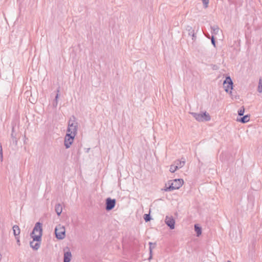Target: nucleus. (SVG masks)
Returning <instances> with one entry per match:
<instances>
[{"instance_id": "obj_20", "label": "nucleus", "mask_w": 262, "mask_h": 262, "mask_svg": "<svg viewBox=\"0 0 262 262\" xmlns=\"http://www.w3.org/2000/svg\"><path fill=\"white\" fill-rule=\"evenodd\" d=\"M177 169H178V165H176V164H173V165H170V169H169V171L172 172V173H173Z\"/></svg>"}, {"instance_id": "obj_3", "label": "nucleus", "mask_w": 262, "mask_h": 262, "mask_svg": "<svg viewBox=\"0 0 262 262\" xmlns=\"http://www.w3.org/2000/svg\"><path fill=\"white\" fill-rule=\"evenodd\" d=\"M78 129V123L76 121L75 117L72 116L69 121L67 132L68 134L75 136Z\"/></svg>"}, {"instance_id": "obj_14", "label": "nucleus", "mask_w": 262, "mask_h": 262, "mask_svg": "<svg viewBox=\"0 0 262 262\" xmlns=\"http://www.w3.org/2000/svg\"><path fill=\"white\" fill-rule=\"evenodd\" d=\"M13 234L15 236H19L20 234V229L17 225L13 226Z\"/></svg>"}, {"instance_id": "obj_7", "label": "nucleus", "mask_w": 262, "mask_h": 262, "mask_svg": "<svg viewBox=\"0 0 262 262\" xmlns=\"http://www.w3.org/2000/svg\"><path fill=\"white\" fill-rule=\"evenodd\" d=\"M116 200L112 199L111 198H108L105 200V209L107 211L112 210L115 206Z\"/></svg>"}, {"instance_id": "obj_9", "label": "nucleus", "mask_w": 262, "mask_h": 262, "mask_svg": "<svg viewBox=\"0 0 262 262\" xmlns=\"http://www.w3.org/2000/svg\"><path fill=\"white\" fill-rule=\"evenodd\" d=\"M64 256L63 262H70L72 258V254L69 247L63 249Z\"/></svg>"}, {"instance_id": "obj_22", "label": "nucleus", "mask_w": 262, "mask_h": 262, "mask_svg": "<svg viewBox=\"0 0 262 262\" xmlns=\"http://www.w3.org/2000/svg\"><path fill=\"white\" fill-rule=\"evenodd\" d=\"M211 30L212 31V34H217V33L219 31V28L217 26H213V27H211Z\"/></svg>"}, {"instance_id": "obj_10", "label": "nucleus", "mask_w": 262, "mask_h": 262, "mask_svg": "<svg viewBox=\"0 0 262 262\" xmlns=\"http://www.w3.org/2000/svg\"><path fill=\"white\" fill-rule=\"evenodd\" d=\"M186 31L188 32L189 36L192 37V40L194 41L196 38V33L194 32V29L190 26H187L186 28Z\"/></svg>"}, {"instance_id": "obj_24", "label": "nucleus", "mask_w": 262, "mask_h": 262, "mask_svg": "<svg viewBox=\"0 0 262 262\" xmlns=\"http://www.w3.org/2000/svg\"><path fill=\"white\" fill-rule=\"evenodd\" d=\"M245 112V108L244 106H242L238 111V115L239 116H243Z\"/></svg>"}, {"instance_id": "obj_5", "label": "nucleus", "mask_w": 262, "mask_h": 262, "mask_svg": "<svg viewBox=\"0 0 262 262\" xmlns=\"http://www.w3.org/2000/svg\"><path fill=\"white\" fill-rule=\"evenodd\" d=\"M56 237L58 239H63L66 237V229L63 226L59 224L55 229Z\"/></svg>"}, {"instance_id": "obj_13", "label": "nucleus", "mask_w": 262, "mask_h": 262, "mask_svg": "<svg viewBox=\"0 0 262 262\" xmlns=\"http://www.w3.org/2000/svg\"><path fill=\"white\" fill-rule=\"evenodd\" d=\"M62 211V207L61 204H58L55 206V211L57 214L59 216Z\"/></svg>"}, {"instance_id": "obj_1", "label": "nucleus", "mask_w": 262, "mask_h": 262, "mask_svg": "<svg viewBox=\"0 0 262 262\" xmlns=\"http://www.w3.org/2000/svg\"><path fill=\"white\" fill-rule=\"evenodd\" d=\"M42 234V224L39 222H37L35 224L33 231L31 233V236L36 241H41Z\"/></svg>"}, {"instance_id": "obj_26", "label": "nucleus", "mask_w": 262, "mask_h": 262, "mask_svg": "<svg viewBox=\"0 0 262 262\" xmlns=\"http://www.w3.org/2000/svg\"><path fill=\"white\" fill-rule=\"evenodd\" d=\"M211 43L214 46V47H215V41L213 36H212L211 38Z\"/></svg>"}, {"instance_id": "obj_29", "label": "nucleus", "mask_w": 262, "mask_h": 262, "mask_svg": "<svg viewBox=\"0 0 262 262\" xmlns=\"http://www.w3.org/2000/svg\"><path fill=\"white\" fill-rule=\"evenodd\" d=\"M228 262H231V261H228Z\"/></svg>"}, {"instance_id": "obj_16", "label": "nucleus", "mask_w": 262, "mask_h": 262, "mask_svg": "<svg viewBox=\"0 0 262 262\" xmlns=\"http://www.w3.org/2000/svg\"><path fill=\"white\" fill-rule=\"evenodd\" d=\"M250 120V116L248 115L244 116L243 117L241 118L239 121L242 123H246L248 122Z\"/></svg>"}, {"instance_id": "obj_11", "label": "nucleus", "mask_w": 262, "mask_h": 262, "mask_svg": "<svg viewBox=\"0 0 262 262\" xmlns=\"http://www.w3.org/2000/svg\"><path fill=\"white\" fill-rule=\"evenodd\" d=\"M165 222L170 229H173L174 228L175 221L172 217L167 216L165 218Z\"/></svg>"}, {"instance_id": "obj_4", "label": "nucleus", "mask_w": 262, "mask_h": 262, "mask_svg": "<svg viewBox=\"0 0 262 262\" xmlns=\"http://www.w3.org/2000/svg\"><path fill=\"white\" fill-rule=\"evenodd\" d=\"M192 116L198 121L203 122L209 121L211 119L210 116L207 112L202 113H190Z\"/></svg>"}, {"instance_id": "obj_18", "label": "nucleus", "mask_w": 262, "mask_h": 262, "mask_svg": "<svg viewBox=\"0 0 262 262\" xmlns=\"http://www.w3.org/2000/svg\"><path fill=\"white\" fill-rule=\"evenodd\" d=\"M149 251H150V256L149 259H150L151 258L152 250L156 248V244L149 242Z\"/></svg>"}, {"instance_id": "obj_21", "label": "nucleus", "mask_w": 262, "mask_h": 262, "mask_svg": "<svg viewBox=\"0 0 262 262\" xmlns=\"http://www.w3.org/2000/svg\"><path fill=\"white\" fill-rule=\"evenodd\" d=\"M257 91L260 93H262V79L261 78L259 80Z\"/></svg>"}, {"instance_id": "obj_25", "label": "nucleus", "mask_w": 262, "mask_h": 262, "mask_svg": "<svg viewBox=\"0 0 262 262\" xmlns=\"http://www.w3.org/2000/svg\"><path fill=\"white\" fill-rule=\"evenodd\" d=\"M204 8H206L208 6L209 0H202Z\"/></svg>"}, {"instance_id": "obj_19", "label": "nucleus", "mask_w": 262, "mask_h": 262, "mask_svg": "<svg viewBox=\"0 0 262 262\" xmlns=\"http://www.w3.org/2000/svg\"><path fill=\"white\" fill-rule=\"evenodd\" d=\"M59 92H60V90H59V88H58L57 90V94L56 95L55 99L54 102L53 103V105L55 107H56L57 105V104H58V98L59 97Z\"/></svg>"}, {"instance_id": "obj_8", "label": "nucleus", "mask_w": 262, "mask_h": 262, "mask_svg": "<svg viewBox=\"0 0 262 262\" xmlns=\"http://www.w3.org/2000/svg\"><path fill=\"white\" fill-rule=\"evenodd\" d=\"M75 136L73 135L67 134L65 138L64 144L66 148H69L73 142Z\"/></svg>"}, {"instance_id": "obj_27", "label": "nucleus", "mask_w": 262, "mask_h": 262, "mask_svg": "<svg viewBox=\"0 0 262 262\" xmlns=\"http://www.w3.org/2000/svg\"><path fill=\"white\" fill-rule=\"evenodd\" d=\"M15 237V239H16L17 244L19 246L20 245V241H19V236H16Z\"/></svg>"}, {"instance_id": "obj_28", "label": "nucleus", "mask_w": 262, "mask_h": 262, "mask_svg": "<svg viewBox=\"0 0 262 262\" xmlns=\"http://www.w3.org/2000/svg\"><path fill=\"white\" fill-rule=\"evenodd\" d=\"M0 160H1V161H2V160H3V152H2V150L0 151Z\"/></svg>"}, {"instance_id": "obj_17", "label": "nucleus", "mask_w": 262, "mask_h": 262, "mask_svg": "<svg viewBox=\"0 0 262 262\" xmlns=\"http://www.w3.org/2000/svg\"><path fill=\"white\" fill-rule=\"evenodd\" d=\"M185 160H181V161H177L175 162V164L176 165H178V169L179 168H181L182 167H183L185 165Z\"/></svg>"}, {"instance_id": "obj_2", "label": "nucleus", "mask_w": 262, "mask_h": 262, "mask_svg": "<svg viewBox=\"0 0 262 262\" xmlns=\"http://www.w3.org/2000/svg\"><path fill=\"white\" fill-rule=\"evenodd\" d=\"M183 183V180L181 179L169 181L168 182V187H166L164 190L166 191H171L173 190L178 189L182 186Z\"/></svg>"}, {"instance_id": "obj_12", "label": "nucleus", "mask_w": 262, "mask_h": 262, "mask_svg": "<svg viewBox=\"0 0 262 262\" xmlns=\"http://www.w3.org/2000/svg\"><path fill=\"white\" fill-rule=\"evenodd\" d=\"M30 246L33 250H37L40 246V241H36L33 239V240L30 242Z\"/></svg>"}, {"instance_id": "obj_23", "label": "nucleus", "mask_w": 262, "mask_h": 262, "mask_svg": "<svg viewBox=\"0 0 262 262\" xmlns=\"http://www.w3.org/2000/svg\"><path fill=\"white\" fill-rule=\"evenodd\" d=\"M143 218L146 222L150 221L151 217L149 214H145Z\"/></svg>"}, {"instance_id": "obj_6", "label": "nucleus", "mask_w": 262, "mask_h": 262, "mask_svg": "<svg viewBox=\"0 0 262 262\" xmlns=\"http://www.w3.org/2000/svg\"><path fill=\"white\" fill-rule=\"evenodd\" d=\"M223 85L225 91L227 93L230 91V94L232 95L231 90L233 89V82L230 77L228 76L226 78L225 80L224 81Z\"/></svg>"}, {"instance_id": "obj_15", "label": "nucleus", "mask_w": 262, "mask_h": 262, "mask_svg": "<svg viewBox=\"0 0 262 262\" xmlns=\"http://www.w3.org/2000/svg\"><path fill=\"white\" fill-rule=\"evenodd\" d=\"M194 230L196 233L197 236H199L202 234V228L197 224L194 225Z\"/></svg>"}]
</instances>
